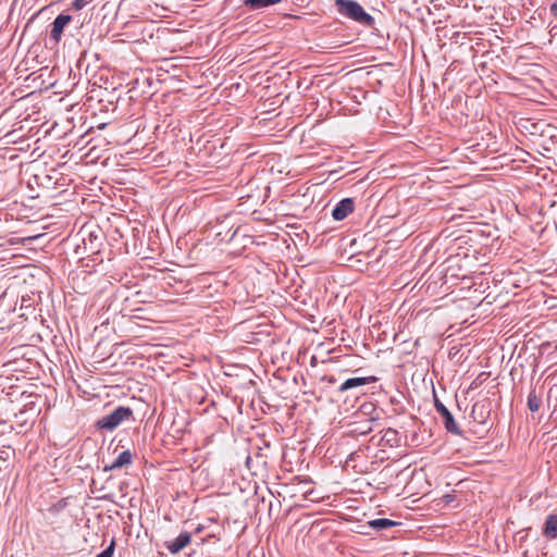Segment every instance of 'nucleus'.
<instances>
[{
	"instance_id": "a211bd4d",
	"label": "nucleus",
	"mask_w": 557,
	"mask_h": 557,
	"mask_svg": "<svg viewBox=\"0 0 557 557\" xmlns=\"http://www.w3.org/2000/svg\"><path fill=\"white\" fill-rule=\"evenodd\" d=\"M92 0H73L72 8L76 11L82 10L86 4L90 3Z\"/></svg>"
},
{
	"instance_id": "393cba45",
	"label": "nucleus",
	"mask_w": 557,
	"mask_h": 557,
	"mask_svg": "<svg viewBox=\"0 0 557 557\" xmlns=\"http://www.w3.org/2000/svg\"><path fill=\"white\" fill-rule=\"evenodd\" d=\"M202 529H203V528H202L201 525H199V527L196 529V533H200V532L202 531Z\"/></svg>"
},
{
	"instance_id": "9d476101",
	"label": "nucleus",
	"mask_w": 557,
	"mask_h": 557,
	"mask_svg": "<svg viewBox=\"0 0 557 557\" xmlns=\"http://www.w3.org/2000/svg\"><path fill=\"white\" fill-rule=\"evenodd\" d=\"M382 434L383 435L381 437L380 443L383 446H388V447H398L399 446L400 438H399V433L397 430L388 428V429L382 431Z\"/></svg>"
},
{
	"instance_id": "1a4fd4ad",
	"label": "nucleus",
	"mask_w": 557,
	"mask_h": 557,
	"mask_svg": "<svg viewBox=\"0 0 557 557\" xmlns=\"http://www.w3.org/2000/svg\"><path fill=\"white\" fill-rule=\"evenodd\" d=\"M488 416H490V410L485 404L475 403L472 406L471 418L473 419L474 422H476L479 424H484L486 419L488 418Z\"/></svg>"
},
{
	"instance_id": "5701e85b",
	"label": "nucleus",
	"mask_w": 557,
	"mask_h": 557,
	"mask_svg": "<svg viewBox=\"0 0 557 557\" xmlns=\"http://www.w3.org/2000/svg\"><path fill=\"white\" fill-rule=\"evenodd\" d=\"M549 346H550V344H549V343H543V344L541 345V349H542V350H545V349H546L547 347H549Z\"/></svg>"
},
{
	"instance_id": "7ed1b4c3",
	"label": "nucleus",
	"mask_w": 557,
	"mask_h": 557,
	"mask_svg": "<svg viewBox=\"0 0 557 557\" xmlns=\"http://www.w3.org/2000/svg\"><path fill=\"white\" fill-rule=\"evenodd\" d=\"M434 407H435L436 412L440 414L446 431L451 434H455V435H461L462 432L459 429L458 424L456 423L454 416L448 410V408L435 395H434Z\"/></svg>"
},
{
	"instance_id": "9b49d317",
	"label": "nucleus",
	"mask_w": 557,
	"mask_h": 557,
	"mask_svg": "<svg viewBox=\"0 0 557 557\" xmlns=\"http://www.w3.org/2000/svg\"><path fill=\"white\" fill-rule=\"evenodd\" d=\"M542 533L547 540L557 537V513H552L546 517Z\"/></svg>"
},
{
	"instance_id": "2eb2a0df",
	"label": "nucleus",
	"mask_w": 557,
	"mask_h": 557,
	"mask_svg": "<svg viewBox=\"0 0 557 557\" xmlns=\"http://www.w3.org/2000/svg\"><path fill=\"white\" fill-rule=\"evenodd\" d=\"M542 406V399L535 393V389H532L528 396V408L531 412H537Z\"/></svg>"
},
{
	"instance_id": "f8f14e48",
	"label": "nucleus",
	"mask_w": 557,
	"mask_h": 557,
	"mask_svg": "<svg viewBox=\"0 0 557 557\" xmlns=\"http://www.w3.org/2000/svg\"><path fill=\"white\" fill-rule=\"evenodd\" d=\"M283 0H243V5L249 11H260L281 3Z\"/></svg>"
},
{
	"instance_id": "0eeeda50",
	"label": "nucleus",
	"mask_w": 557,
	"mask_h": 557,
	"mask_svg": "<svg viewBox=\"0 0 557 557\" xmlns=\"http://www.w3.org/2000/svg\"><path fill=\"white\" fill-rule=\"evenodd\" d=\"M133 460L134 454L129 449L123 450L110 465H106L103 467V471L109 472L122 468H127L133 463Z\"/></svg>"
},
{
	"instance_id": "f03ea898",
	"label": "nucleus",
	"mask_w": 557,
	"mask_h": 557,
	"mask_svg": "<svg viewBox=\"0 0 557 557\" xmlns=\"http://www.w3.org/2000/svg\"><path fill=\"white\" fill-rule=\"evenodd\" d=\"M134 412L132 408L125 406H119L113 411L103 416L95 423L98 430L113 431L123 422L134 421Z\"/></svg>"
},
{
	"instance_id": "ddd939ff",
	"label": "nucleus",
	"mask_w": 557,
	"mask_h": 557,
	"mask_svg": "<svg viewBox=\"0 0 557 557\" xmlns=\"http://www.w3.org/2000/svg\"><path fill=\"white\" fill-rule=\"evenodd\" d=\"M372 420H364L363 422H354L350 424L351 435H367L372 431Z\"/></svg>"
},
{
	"instance_id": "412c9836",
	"label": "nucleus",
	"mask_w": 557,
	"mask_h": 557,
	"mask_svg": "<svg viewBox=\"0 0 557 557\" xmlns=\"http://www.w3.org/2000/svg\"><path fill=\"white\" fill-rule=\"evenodd\" d=\"M443 499L446 504H450L455 499V496L450 495V494H446V495H444Z\"/></svg>"
},
{
	"instance_id": "dca6fc26",
	"label": "nucleus",
	"mask_w": 557,
	"mask_h": 557,
	"mask_svg": "<svg viewBox=\"0 0 557 557\" xmlns=\"http://www.w3.org/2000/svg\"><path fill=\"white\" fill-rule=\"evenodd\" d=\"M67 506V502L66 499H60L58 503L51 505L49 508H48V512L51 513V515H57L59 513L60 511H62L63 509H65Z\"/></svg>"
},
{
	"instance_id": "6e6552de",
	"label": "nucleus",
	"mask_w": 557,
	"mask_h": 557,
	"mask_svg": "<svg viewBox=\"0 0 557 557\" xmlns=\"http://www.w3.org/2000/svg\"><path fill=\"white\" fill-rule=\"evenodd\" d=\"M377 377L375 376H360V377H350L347 379L339 387L338 392L344 393L352 388H357L373 382H376Z\"/></svg>"
},
{
	"instance_id": "39448f33",
	"label": "nucleus",
	"mask_w": 557,
	"mask_h": 557,
	"mask_svg": "<svg viewBox=\"0 0 557 557\" xmlns=\"http://www.w3.org/2000/svg\"><path fill=\"white\" fill-rule=\"evenodd\" d=\"M191 542V534L187 531L181 532L180 535L172 540L166 541L164 543L166 549L172 554L176 555L181 550H183L187 545H189Z\"/></svg>"
},
{
	"instance_id": "6ab92c4d",
	"label": "nucleus",
	"mask_w": 557,
	"mask_h": 557,
	"mask_svg": "<svg viewBox=\"0 0 557 557\" xmlns=\"http://www.w3.org/2000/svg\"><path fill=\"white\" fill-rule=\"evenodd\" d=\"M99 237L95 235L94 233H90L88 236V242L90 244V249L92 252L98 251V245H96V242H98Z\"/></svg>"
},
{
	"instance_id": "4468645a",
	"label": "nucleus",
	"mask_w": 557,
	"mask_h": 557,
	"mask_svg": "<svg viewBox=\"0 0 557 557\" xmlns=\"http://www.w3.org/2000/svg\"><path fill=\"white\" fill-rule=\"evenodd\" d=\"M399 524H400L399 522H396V521L387 519V518H377V519H373L368 522V525L375 531L386 530V529H389L392 527H396Z\"/></svg>"
},
{
	"instance_id": "f257e3e1",
	"label": "nucleus",
	"mask_w": 557,
	"mask_h": 557,
	"mask_svg": "<svg viewBox=\"0 0 557 557\" xmlns=\"http://www.w3.org/2000/svg\"><path fill=\"white\" fill-rule=\"evenodd\" d=\"M335 7L342 16L368 28L374 27V17L367 13L359 2L355 0H336Z\"/></svg>"
},
{
	"instance_id": "f3484780",
	"label": "nucleus",
	"mask_w": 557,
	"mask_h": 557,
	"mask_svg": "<svg viewBox=\"0 0 557 557\" xmlns=\"http://www.w3.org/2000/svg\"><path fill=\"white\" fill-rule=\"evenodd\" d=\"M115 549V540L112 539L110 545L103 549L100 554H98L96 557H113Z\"/></svg>"
},
{
	"instance_id": "aec40b11",
	"label": "nucleus",
	"mask_w": 557,
	"mask_h": 557,
	"mask_svg": "<svg viewBox=\"0 0 557 557\" xmlns=\"http://www.w3.org/2000/svg\"><path fill=\"white\" fill-rule=\"evenodd\" d=\"M549 11L557 18V0L550 3Z\"/></svg>"
},
{
	"instance_id": "4be33fe9",
	"label": "nucleus",
	"mask_w": 557,
	"mask_h": 557,
	"mask_svg": "<svg viewBox=\"0 0 557 557\" xmlns=\"http://www.w3.org/2000/svg\"><path fill=\"white\" fill-rule=\"evenodd\" d=\"M238 231H239V227H237L236 230L232 231L226 240L227 242H232L235 238V236L237 235Z\"/></svg>"
},
{
	"instance_id": "b1692460",
	"label": "nucleus",
	"mask_w": 557,
	"mask_h": 557,
	"mask_svg": "<svg viewBox=\"0 0 557 557\" xmlns=\"http://www.w3.org/2000/svg\"><path fill=\"white\" fill-rule=\"evenodd\" d=\"M329 382H330V383H335V382H336V380H335V377H334V376H330V377H329Z\"/></svg>"
},
{
	"instance_id": "20e7f679",
	"label": "nucleus",
	"mask_w": 557,
	"mask_h": 557,
	"mask_svg": "<svg viewBox=\"0 0 557 557\" xmlns=\"http://www.w3.org/2000/svg\"><path fill=\"white\" fill-rule=\"evenodd\" d=\"M72 21V16L67 14H59L51 24L50 39L59 42L65 26Z\"/></svg>"
},
{
	"instance_id": "423d86ee",
	"label": "nucleus",
	"mask_w": 557,
	"mask_h": 557,
	"mask_svg": "<svg viewBox=\"0 0 557 557\" xmlns=\"http://www.w3.org/2000/svg\"><path fill=\"white\" fill-rule=\"evenodd\" d=\"M355 202L352 198H344L338 201L332 210V216L336 221H342L354 211Z\"/></svg>"
}]
</instances>
